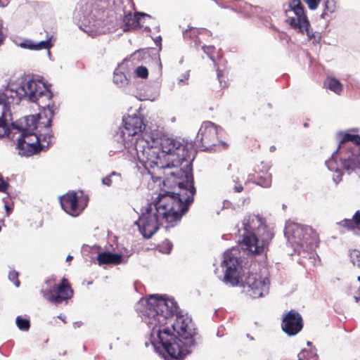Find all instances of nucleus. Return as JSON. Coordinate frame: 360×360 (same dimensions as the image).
<instances>
[{
	"instance_id": "45",
	"label": "nucleus",
	"mask_w": 360,
	"mask_h": 360,
	"mask_svg": "<svg viewBox=\"0 0 360 360\" xmlns=\"http://www.w3.org/2000/svg\"><path fill=\"white\" fill-rule=\"evenodd\" d=\"M142 212H141V214H139L138 219L134 222V225L138 227V230L139 232L142 224Z\"/></svg>"
},
{
	"instance_id": "42",
	"label": "nucleus",
	"mask_w": 360,
	"mask_h": 360,
	"mask_svg": "<svg viewBox=\"0 0 360 360\" xmlns=\"http://www.w3.org/2000/svg\"><path fill=\"white\" fill-rule=\"evenodd\" d=\"M6 34L3 32V20L0 18V46L4 44Z\"/></svg>"
},
{
	"instance_id": "11",
	"label": "nucleus",
	"mask_w": 360,
	"mask_h": 360,
	"mask_svg": "<svg viewBox=\"0 0 360 360\" xmlns=\"http://www.w3.org/2000/svg\"><path fill=\"white\" fill-rule=\"evenodd\" d=\"M340 136L338 150L340 154L347 151L349 153L347 156L345 155L342 160L343 168L347 171L360 169V136L342 132Z\"/></svg>"
},
{
	"instance_id": "34",
	"label": "nucleus",
	"mask_w": 360,
	"mask_h": 360,
	"mask_svg": "<svg viewBox=\"0 0 360 360\" xmlns=\"http://www.w3.org/2000/svg\"><path fill=\"white\" fill-rule=\"evenodd\" d=\"M335 0H325L324 1V11L321 14V17L324 18L325 15L328 13H333L335 10Z\"/></svg>"
},
{
	"instance_id": "47",
	"label": "nucleus",
	"mask_w": 360,
	"mask_h": 360,
	"mask_svg": "<svg viewBox=\"0 0 360 360\" xmlns=\"http://www.w3.org/2000/svg\"><path fill=\"white\" fill-rule=\"evenodd\" d=\"M46 118H47V122H46V123L44 124V128H46V129H50V130H51V126H52V124H53V118H51V117H49L48 116H47V117H46Z\"/></svg>"
},
{
	"instance_id": "51",
	"label": "nucleus",
	"mask_w": 360,
	"mask_h": 360,
	"mask_svg": "<svg viewBox=\"0 0 360 360\" xmlns=\"http://www.w3.org/2000/svg\"><path fill=\"white\" fill-rule=\"evenodd\" d=\"M183 78L182 79H180L179 80V83L181 84V83H184L185 80H187L188 79V77H189V74H188V72H186L183 75Z\"/></svg>"
},
{
	"instance_id": "20",
	"label": "nucleus",
	"mask_w": 360,
	"mask_h": 360,
	"mask_svg": "<svg viewBox=\"0 0 360 360\" xmlns=\"http://www.w3.org/2000/svg\"><path fill=\"white\" fill-rule=\"evenodd\" d=\"M145 18L154 20L153 17L144 12H136L134 15H131V12L124 13L123 17V31L127 32L141 27V18Z\"/></svg>"
},
{
	"instance_id": "28",
	"label": "nucleus",
	"mask_w": 360,
	"mask_h": 360,
	"mask_svg": "<svg viewBox=\"0 0 360 360\" xmlns=\"http://www.w3.org/2000/svg\"><path fill=\"white\" fill-rule=\"evenodd\" d=\"M112 178H115V182H120L122 181L121 174L115 171H112L108 175L102 178V184L108 187L111 186L113 182Z\"/></svg>"
},
{
	"instance_id": "54",
	"label": "nucleus",
	"mask_w": 360,
	"mask_h": 360,
	"mask_svg": "<svg viewBox=\"0 0 360 360\" xmlns=\"http://www.w3.org/2000/svg\"><path fill=\"white\" fill-rule=\"evenodd\" d=\"M219 145L221 146L224 149L227 148L229 146L228 143L224 141H220Z\"/></svg>"
},
{
	"instance_id": "30",
	"label": "nucleus",
	"mask_w": 360,
	"mask_h": 360,
	"mask_svg": "<svg viewBox=\"0 0 360 360\" xmlns=\"http://www.w3.org/2000/svg\"><path fill=\"white\" fill-rule=\"evenodd\" d=\"M15 324L21 331H28L31 327L30 319L20 315L15 318Z\"/></svg>"
},
{
	"instance_id": "55",
	"label": "nucleus",
	"mask_w": 360,
	"mask_h": 360,
	"mask_svg": "<svg viewBox=\"0 0 360 360\" xmlns=\"http://www.w3.org/2000/svg\"><path fill=\"white\" fill-rule=\"evenodd\" d=\"M59 319H60L62 321H63L64 323H66V317L65 316H63V314H59L58 316H57Z\"/></svg>"
},
{
	"instance_id": "29",
	"label": "nucleus",
	"mask_w": 360,
	"mask_h": 360,
	"mask_svg": "<svg viewBox=\"0 0 360 360\" xmlns=\"http://www.w3.org/2000/svg\"><path fill=\"white\" fill-rule=\"evenodd\" d=\"M53 37L51 35L50 37L47 38L45 40H41L39 41H34V51H39L42 49L49 50L51 47L53 46L54 44L52 41Z\"/></svg>"
},
{
	"instance_id": "52",
	"label": "nucleus",
	"mask_w": 360,
	"mask_h": 360,
	"mask_svg": "<svg viewBox=\"0 0 360 360\" xmlns=\"http://www.w3.org/2000/svg\"><path fill=\"white\" fill-rule=\"evenodd\" d=\"M202 129V124L200 126L198 133V135H197V137L199 139L200 142H202V134H200Z\"/></svg>"
},
{
	"instance_id": "60",
	"label": "nucleus",
	"mask_w": 360,
	"mask_h": 360,
	"mask_svg": "<svg viewBox=\"0 0 360 360\" xmlns=\"http://www.w3.org/2000/svg\"><path fill=\"white\" fill-rule=\"evenodd\" d=\"M47 51H47V55H48L49 58H51V51H50V50H49H49H47Z\"/></svg>"
},
{
	"instance_id": "27",
	"label": "nucleus",
	"mask_w": 360,
	"mask_h": 360,
	"mask_svg": "<svg viewBox=\"0 0 360 360\" xmlns=\"http://www.w3.org/2000/svg\"><path fill=\"white\" fill-rule=\"evenodd\" d=\"M39 109L41 110V112L44 114V117H47L46 115V110L49 112V117L53 119L54 115H56V110H58V108L56 105L55 103L51 100L49 101L48 103H45L44 105H40L39 104Z\"/></svg>"
},
{
	"instance_id": "49",
	"label": "nucleus",
	"mask_w": 360,
	"mask_h": 360,
	"mask_svg": "<svg viewBox=\"0 0 360 360\" xmlns=\"http://www.w3.org/2000/svg\"><path fill=\"white\" fill-rule=\"evenodd\" d=\"M3 201H4V207H5L6 214H7V215H8L11 212L12 209L9 207V205H8V202L5 200V198H3Z\"/></svg>"
},
{
	"instance_id": "48",
	"label": "nucleus",
	"mask_w": 360,
	"mask_h": 360,
	"mask_svg": "<svg viewBox=\"0 0 360 360\" xmlns=\"http://www.w3.org/2000/svg\"><path fill=\"white\" fill-rule=\"evenodd\" d=\"M49 101L44 96L43 98H39L35 103L39 104L40 105H44L45 103H48Z\"/></svg>"
},
{
	"instance_id": "9",
	"label": "nucleus",
	"mask_w": 360,
	"mask_h": 360,
	"mask_svg": "<svg viewBox=\"0 0 360 360\" xmlns=\"http://www.w3.org/2000/svg\"><path fill=\"white\" fill-rule=\"evenodd\" d=\"M285 235L295 249L308 252L318 246L319 234L310 226L292 223L285 226Z\"/></svg>"
},
{
	"instance_id": "35",
	"label": "nucleus",
	"mask_w": 360,
	"mask_h": 360,
	"mask_svg": "<svg viewBox=\"0 0 360 360\" xmlns=\"http://www.w3.org/2000/svg\"><path fill=\"white\" fill-rule=\"evenodd\" d=\"M136 77L146 79L148 77V70L143 65L138 66L134 70Z\"/></svg>"
},
{
	"instance_id": "32",
	"label": "nucleus",
	"mask_w": 360,
	"mask_h": 360,
	"mask_svg": "<svg viewBox=\"0 0 360 360\" xmlns=\"http://www.w3.org/2000/svg\"><path fill=\"white\" fill-rule=\"evenodd\" d=\"M150 26H155V27L158 29V31L160 30L159 26L156 25L155 18L154 20H152L151 19L148 18H141V27H143V30L146 32H150Z\"/></svg>"
},
{
	"instance_id": "31",
	"label": "nucleus",
	"mask_w": 360,
	"mask_h": 360,
	"mask_svg": "<svg viewBox=\"0 0 360 360\" xmlns=\"http://www.w3.org/2000/svg\"><path fill=\"white\" fill-rule=\"evenodd\" d=\"M13 91L14 84H8L4 90H0V105H2L6 99L13 98Z\"/></svg>"
},
{
	"instance_id": "17",
	"label": "nucleus",
	"mask_w": 360,
	"mask_h": 360,
	"mask_svg": "<svg viewBox=\"0 0 360 360\" xmlns=\"http://www.w3.org/2000/svg\"><path fill=\"white\" fill-rule=\"evenodd\" d=\"M100 250L101 247L97 245H94L93 246L83 245L82 246V252H98L96 257H91V261L94 262L96 260L99 266H102L103 264L119 265L122 264H126V261H121L120 255L116 252H111L110 251L100 252Z\"/></svg>"
},
{
	"instance_id": "10",
	"label": "nucleus",
	"mask_w": 360,
	"mask_h": 360,
	"mask_svg": "<svg viewBox=\"0 0 360 360\" xmlns=\"http://www.w3.org/2000/svg\"><path fill=\"white\" fill-rule=\"evenodd\" d=\"M51 87V84L44 82L42 77L40 79H34L26 77L22 79L17 86V94L24 97L25 101L29 103H36L44 96L48 101H51L54 96Z\"/></svg>"
},
{
	"instance_id": "24",
	"label": "nucleus",
	"mask_w": 360,
	"mask_h": 360,
	"mask_svg": "<svg viewBox=\"0 0 360 360\" xmlns=\"http://www.w3.org/2000/svg\"><path fill=\"white\" fill-rule=\"evenodd\" d=\"M323 86L338 95H340L343 90L342 83L338 79L333 77L326 78L323 82Z\"/></svg>"
},
{
	"instance_id": "44",
	"label": "nucleus",
	"mask_w": 360,
	"mask_h": 360,
	"mask_svg": "<svg viewBox=\"0 0 360 360\" xmlns=\"http://www.w3.org/2000/svg\"><path fill=\"white\" fill-rule=\"evenodd\" d=\"M353 219L354 221L355 226L359 227L360 226V212L359 211H356L354 213V214L353 216Z\"/></svg>"
},
{
	"instance_id": "63",
	"label": "nucleus",
	"mask_w": 360,
	"mask_h": 360,
	"mask_svg": "<svg viewBox=\"0 0 360 360\" xmlns=\"http://www.w3.org/2000/svg\"><path fill=\"white\" fill-rule=\"evenodd\" d=\"M65 354H66V351L63 352V355H65Z\"/></svg>"
},
{
	"instance_id": "59",
	"label": "nucleus",
	"mask_w": 360,
	"mask_h": 360,
	"mask_svg": "<svg viewBox=\"0 0 360 360\" xmlns=\"http://www.w3.org/2000/svg\"><path fill=\"white\" fill-rule=\"evenodd\" d=\"M354 300L356 302H358L359 300H360V296L359 297H357V296H354Z\"/></svg>"
},
{
	"instance_id": "62",
	"label": "nucleus",
	"mask_w": 360,
	"mask_h": 360,
	"mask_svg": "<svg viewBox=\"0 0 360 360\" xmlns=\"http://www.w3.org/2000/svg\"><path fill=\"white\" fill-rule=\"evenodd\" d=\"M83 349H84V351H86V347L85 345H84L83 346Z\"/></svg>"
},
{
	"instance_id": "16",
	"label": "nucleus",
	"mask_w": 360,
	"mask_h": 360,
	"mask_svg": "<svg viewBox=\"0 0 360 360\" xmlns=\"http://www.w3.org/2000/svg\"><path fill=\"white\" fill-rule=\"evenodd\" d=\"M97 13L98 11L94 4L82 0L77 4L73 17L81 22V25L90 27L96 25Z\"/></svg>"
},
{
	"instance_id": "19",
	"label": "nucleus",
	"mask_w": 360,
	"mask_h": 360,
	"mask_svg": "<svg viewBox=\"0 0 360 360\" xmlns=\"http://www.w3.org/2000/svg\"><path fill=\"white\" fill-rule=\"evenodd\" d=\"M270 167L267 163L261 162L254 169V172L249 175L250 179L256 184L264 187H270L272 182V176L269 172Z\"/></svg>"
},
{
	"instance_id": "15",
	"label": "nucleus",
	"mask_w": 360,
	"mask_h": 360,
	"mask_svg": "<svg viewBox=\"0 0 360 360\" xmlns=\"http://www.w3.org/2000/svg\"><path fill=\"white\" fill-rule=\"evenodd\" d=\"M41 293L49 302L55 304H60L63 300L70 299L73 295V290L65 278H63L60 283L55 285L49 290H41Z\"/></svg>"
},
{
	"instance_id": "50",
	"label": "nucleus",
	"mask_w": 360,
	"mask_h": 360,
	"mask_svg": "<svg viewBox=\"0 0 360 360\" xmlns=\"http://www.w3.org/2000/svg\"><path fill=\"white\" fill-rule=\"evenodd\" d=\"M235 192L240 193L243 191V186L242 185L235 186L233 188Z\"/></svg>"
},
{
	"instance_id": "33",
	"label": "nucleus",
	"mask_w": 360,
	"mask_h": 360,
	"mask_svg": "<svg viewBox=\"0 0 360 360\" xmlns=\"http://www.w3.org/2000/svg\"><path fill=\"white\" fill-rule=\"evenodd\" d=\"M158 248L161 253L169 255L172 250L173 243L169 239H165Z\"/></svg>"
},
{
	"instance_id": "8",
	"label": "nucleus",
	"mask_w": 360,
	"mask_h": 360,
	"mask_svg": "<svg viewBox=\"0 0 360 360\" xmlns=\"http://www.w3.org/2000/svg\"><path fill=\"white\" fill-rule=\"evenodd\" d=\"M143 120L136 114L122 117V125L119 127L113 136L112 141L117 143V146L115 150L109 151L110 155L122 151L132 145V137L146 129V125Z\"/></svg>"
},
{
	"instance_id": "41",
	"label": "nucleus",
	"mask_w": 360,
	"mask_h": 360,
	"mask_svg": "<svg viewBox=\"0 0 360 360\" xmlns=\"http://www.w3.org/2000/svg\"><path fill=\"white\" fill-rule=\"evenodd\" d=\"M326 164L330 170L335 171L340 174V170L335 166L336 162L334 160H329L326 162Z\"/></svg>"
},
{
	"instance_id": "39",
	"label": "nucleus",
	"mask_w": 360,
	"mask_h": 360,
	"mask_svg": "<svg viewBox=\"0 0 360 360\" xmlns=\"http://www.w3.org/2000/svg\"><path fill=\"white\" fill-rule=\"evenodd\" d=\"M9 187V183L4 180V178L1 174V178H0V193H7Z\"/></svg>"
},
{
	"instance_id": "56",
	"label": "nucleus",
	"mask_w": 360,
	"mask_h": 360,
	"mask_svg": "<svg viewBox=\"0 0 360 360\" xmlns=\"http://www.w3.org/2000/svg\"><path fill=\"white\" fill-rule=\"evenodd\" d=\"M82 323L81 321H76L74 323L75 327H76V326L79 327L82 326Z\"/></svg>"
},
{
	"instance_id": "22",
	"label": "nucleus",
	"mask_w": 360,
	"mask_h": 360,
	"mask_svg": "<svg viewBox=\"0 0 360 360\" xmlns=\"http://www.w3.org/2000/svg\"><path fill=\"white\" fill-rule=\"evenodd\" d=\"M156 49L155 48H146L140 49L135 51L131 56L129 59L132 60L142 61L146 60L151 56V54L157 55L158 60L159 61L160 67H162L160 55L158 53H155Z\"/></svg>"
},
{
	"instance_id": "7",
	"label": "nucleus",
	"mask_w": 360,
	"mask_h": 360,
	"mask_svg": "<svg viewBox=\"0 0 360 360\" xmlns=\"http://www.w3.org/2000/svg\"><path fill=\"white\" fill-rule=\"evenodd\" d=\"M274 236L272 229L266 224L264 218L252 215L249 217L242 239H239L238 242L252 253L261 255L269 250Z\"/></svg>"
},
{
	"instance_id": "53",
	"label": "nucleus",
	"mask_w": 360,
	"mask_h": 360,
	"mask_svg": "<svg viewBox=\"0 0 360 360\" xmlns=\"http://www.w3.org/2000/svg\"><path fill=\"white\" fill-rule=\"evenodd\" d=\"M217 77H218L219 79H220L221 77H223V72H222V70H220L219 69L217 70ZM219 81H220V82H221V80H219Z\"/></svg>"
},
{
	"instance_id": "12",
	"label": "nucleus",
	"mask_w": 360,
	"mask_h": 360,
	"mask_svg": "<svg viewBox=\"0 0 360 360\" xmlns=\"http://www.w3.org/2000/svg\"><path fill=\"white\" fill-rule=\"evenodd\" d=\"M288 8L285 11V15L288 17L286 22L293 29H299L301 33L305 32L309 39H313L314 34L310 30V23L301 0H290Z\"/></svg>"
},
{
	"instance_id": "13",
	"label": "nucleus",
	"mask_w": 360,
	"mask_h": 360,
	"mask_svg": "<svg viewBox=\"0 0 360 360\" xmlns=\"http://www.w3.org/2000/svg\"><path fill=\"white\" fill-rule=\"evenodd\" d=\"M59 202L65 213L77 217L87 206L89 198L82 193L81 195H78L75 191H69L59 197Z\"/></svg>"
},
{
	"instance_id": "23",
	"label": "nucleus",
	"mask_w": 360,
	"mask_h": 360,
	"mask_svg": "<svg viewBox=\"0 0 360 360\" xmlns=\"http://www.w3.org/2000/svg\"><path fill=\"white\" fill-rule=\"evenodd\" d=\"M221 130L222 128L220 126L216 125L212 122H204V137L210 141L217 140L219 131Z\"/></svg>"
},
{
	"instance_id": "2",
	"label": "nucleus",
	"mask_w": 360,
	"mask_h": 360,
	"mask_svg": "<svg viewBox=\"0 0 360 360\" xmlns=\"http://www.w3.org/2000/svg\"><path fill=\"white\" fill-rule=\"evenodd\" d=\"M194 195L180 189L163 186L158 196L141 208L143 219L140 234L145 239L151 238L162 226V219L167 223L165 226L167 231L176 226L188 212L193 202Z\"/></svg>"
},
{
	"instance_id": "1",
	"label": "nucleus",
	"mask_w": 360,
	"mask_h": 360,
	"mask_svg": "<svg viewBox=\"0 0 360 360\" xmlns=\"http://www.w3.org/2000/svg\"><path fill=\"white\" fill-rule=\"evenodd\" d=\"M136 310L143 321L157 335L151 340L154 350L164 360H184L195 345L197 328L191 317L179 309L172 297L164 294H150L141 298Z\"/></svg>"
},
{
	"instance_id": "6",
	"label": "nucleus",
	"mask_w": 360,
	"mask_h": 360,
	"mask_svg": "<svg viewBox=\"0 0 360 360\" xmlns=\"http://www.w3.org/2000/svg\"><path fill=\"white\" fill-rule=\"evenodd\" d=\"M221 266L225 269L224 281L232 285L240 284L252 298L262 297L269 291V281L257 274L248 273L240 276V262L239 258L235 257L231 251L224 254Z\"/></svg>"
},
{
	"instance_id": "40",
	"label": "nucleus",
	"mask_w": 360,
	"mask_h": 360,
	"mask_svg": "<svg viewBox=\"0 0 360 360\" xmlns=\"http://www.w3.org/2000/svg\"><path fill=\"white\" fill-rule=\"evenodd\" d=\"M310 10H315L318 8L321 0H304Z\"/></svg>"
},
{
	"instance_id": "4",
	"label": "nucleus",
	"mask_w": 360,
	"mask_h": 360,
	"mask_svg": "<svg viewBox=\"0 0 360 360\" xmlns=\"http://www.w3.org/2000/svg\"><path fill=\"white\" fill-rule=\"evenodd\" d=\"M41 114L36 113L24 116L11 123L13 129L20 132L15 141V149L21 157L29 158L46 151L52 144L51 141L46 145L41 143V134H37V129Z\"/></svg>"
},
{
	"instance_id": "57",
	"label": "nucleus",
	"mask_w": 360,
	"mask_h": 360,
	"mask_svg": "<svg viewBox=\"0 0 360 360\" xmlns=\"http://www.w3.org/2000/svg\"><path fill=\"white\" fill-rule=\"evenodd\" d=\"M73 259V257L70 255H68L66 257V262H70Z\"/></svg>"
},
{
	"instance_id": "26",
	"label": "nucleus",
	"mask_w": 360,
	"mask_h": 360,
	"mask_svg": "<svg viewBox=\"0 0 360 360\" xmlns=\"http://www.w3.org/2000/svg\"><path fill=\"white\" fill-rule=\"evenodd\" d=\"M114 250H117L116 253L120 255L121 257V261H126V263L128 261V258L132 255L133 250L128 249L123 244L117 243L116 245V248H114Z\"/></svg>"
},
{
	"instance_id": "21",
	"label": "nucleus",
	"mask_w": 360,
	"mask_h": 360,
	"mask_svg": "<svg viewBox=\"0 0 360 360\" xmlns=\"http://www.w3.org/2000/svg\"><path fill=\"white\" fill-rule=\"evenodd\" d=\"M200 33V29L194 27H189L183 32V37L185 41H190L191 46H193L198 50L200 46L201 43L199 37Z\"/></svg>"
},
{
	"instance_id": "64",
	"label": "nucleus",
	"mask_w": 360,
	"mask_h": 360,
	"mask_svg": "<svg viewBox=\"0 0 360 360\" xmlns=\"http://www.w3.org/2000/svg\"><path fill=\"white\" fill-rule=\"evenodd\" d=\"M208 150L207 148L206 147L205 148H204V151H207Z\"/></svg>"
},
{
	"instance_id": "61",
	"label": "nucleus",
	"mask_w": 360,
	"mask_h": 360,
	"mask_svg": "<svg viewBox=\"0 0 360 360\" xmlns=\"http://www.w3.org/2000/svg\"><path fill=\"white\" fill-rule=\"evenodd\" d=\"M210 49H211L210 47H207L206 49L204 47V52L207 53V51H210Z\"/></svg>"
},
{
	"instance_id": "43",
	"label": "nucleus",
	"mask_w": 360,
	"mask_h": 360,
	"mask_svg": "<svg viewBox=\"0 0 360 360\" xmlns=\"http://www.w3.org/2000/svg\"><path fill=\"white\" fill-rule=\"evenodd\" d=\"M153 41L155 44V45L159 48L158 51H155V53H158L162 50V37L160 35L156 37L155 39H153Z\"/></svg>"
},
{
	"instance_id": "38",
	"label": "nucleus",
	"mask_w": 360,
	"mask_h": 360,
	"mask_svg": "<svg viewBox=\"0 0 360 360\" xmlns=\"http://www.w3.org/2000/svg\"><path fill=\"white\" fill-rule=\"evenodd\" d=\"M18 275H19L18 272H17L15 271H11L9 272V274H8V279L11 281H12L16 287H19L20 285V282L18 280Z\"/></svg>"
},
{
	"instance_id": "36",
	"label": "nucleus",
	"mask_w": 360,
	"mask_h": 360,
	"mask_svg": "<svg viewBox=\"0 0 360 360\" xmlns=\"http://www.w3.org/2000/svg\"><path fill=\"white\" fill-rule=\"evenodd\" d=\"M338 224L344 228H346L347 230H354L356 226L354 224V219H345L340 221Z\"/></svg>"
},
{
	"instance_id": "3",
	"label": "nucleus",
	"mask_w": 360,
	"mask_h": 360,
	"mask_svg": "<svg viewBox=\"0 0 360 360\" xmlns=\"http://www.w3.org/2000/svg\"><path fill=\"white\" fill-rule=\"evenodd\" d=\"M165 141L167 146L160 143L162 146V153L169 157L172 155H178L177 160H179V162L174 164L173 170L166 174L168 177L162 181V185L166 188L180 189L195 195L193 162L197 151L194 149L193 144L187 142L183 144L174 139H167Z\"/></svg>"
},
{
	"instance_id": "14",
	"label": "nucleus",
	"mask_w": 360,
	"mask_h": 360,
	"mask_svg": "<svg viewBox=\"0 0 360 360\" xmlns=\"http://www.w3.org/2000/svg\"><path fill=\"white\" fill-rule=\"evenodd\" d=\"M17 91H18L17 85L14 84L13 98L11 99H6V101H5L2 104V112L0 116V139L8 137L13 141V136H10L11 129L12 127L11 124L8 125V117L10 120H12L11 105H19L21 101H25L24 97H21L19 94H17Z\"/></svg>"
},
{
	"instance_id": "5",
	"label": "nucleus",
	"mask_w": 360,
	"mask_h": 360,
	"mask_svg": "<svg viewBox=\"0 0 360 360\" xmlns=\"http://www.w3.org/2000/svg\"><path fill=\"white\" fill-rule=\"evenodd\" d=\"M156 144H159L156 140L153 141L152 145L148 141L143 144L138 143L136 145V156L139 162L151 175L154 181L161 178H163V181L168 177L166 174L173 170L174 164H178L179 160H177L179 156L176 155L166 156L165 153H162V146Z\"/></svg>"
},
{
	"instance_id": "58",
	"label": "nucleus",
	"mask_w": 360,
	"mask_h": 360,
	"mask_svg": "<svg viewBox=\"0 0 360 360\" xmlns=\"http://www.w3.org/2000/svg\"><path fill=\"white\" fill-rule=\"evenodd\" d=\"M7 6V3H4L2 0H0V7H5Z\"/></svg>"
},
{
	"instance_id": "25",
	"label": "nucleus",
	"mask_w": 360,
	"mask_h": 360,
	"mask_svg": "<svg viewBox=\"0 0 360 360\" xmlns=\"http://www.w3.org/2000/svg\"><path fill=\"white\" fill-rule=\"evenodd\" d=\"M128 78L123 71L120 70L119 68L115 70L113 76V82L115 84L123 86L128 84Z\"/></svg>"
},
{
	"instance_id": "18",
	"label": "nucleus",
	"mask_w": 360,
	"mask_h": 360,
	"mask_svg": "<svg viewBox=\"0 0 360 360\" xmlns=\"http://www.w3.org/2000/svg\"><path fill=\"white\" fill-rule=\"evenodd\" d=\"M303 326V319L295 309H290L282 318L281 329L288 336L296 335L302 330Z\"/></svg>"
},
{
	"instance_id": "46",
	"label": "nucleus",
	"mask_w": 360,
	"mask_h": 360,
	"mask_svg": "<svg viewBox=\"0 0 360 360\" xmlns=\"http://www.w3.org/2000/svg\"><path fill=\"white\" fill-rule=\"evenodd\" d=\"M52 137H53V133L51 129L50 131L44 134L42 138L41 137V141H46L47 139H51Z\"/></svg>"
},
{
	"instance_id": "37",
	"label": "nucleus",
	"mask_w": 360,
	"mask_h": 360,
	"mask_svg": "<svg viewBox=\"0 0 360 360\" xmlns=\"http://www.w3.org/2000/svg\"><path fill=\"white\" fill-rule=\"evenodd\" d=\"M18 46L22 49L34 51V41L29 39H23L20 44H18Z\"/></svg>"
}]
</instances>
